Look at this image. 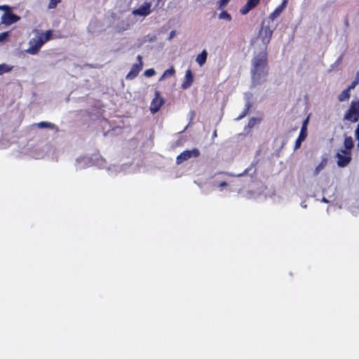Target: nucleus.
Segmentation results:
<instances>
[{"mask_svg":"<svg viewBox=\"0 0 359 359\" xmlns=\"http://www.w3.org/2000/svg\"><path fill=\"white\" fill-rule=\"evenodd\" d=\"M251 76L253 85H259L266 81L268 76V55L263 50L252 60Z\"/></svg>","mask_w":359,"mask_h":359,"instance_id":"nucleus-1","label":"nucleus"},{"mask_svg":"<svg viewBox=\"0 0 359 359\" xmlns=\"http://www.w3.org/2000/svg\"><path fill=\"white\" fill-rule=\"evenodd\" d=\"M52 36V31L48 30L46 33H41L39 35L33 37L30 39L29 44V47L27 49V53L35 55L36 54L42 46L48 41L50 39Z\"/></svg>","mask_w":359,"mask_h":359,"instance_id":"nucleus-2","label":"nucleus"},{"mask_svg":"<svg viewBox=\"0 0 359 359\" xmlns=\"http://www.w3.org/2000/svg\"><path fill=\"white\" fill-rule=\"evenodd\" d=\"M344 121L355 123L359 121V101L352 100L349 108L345 112L343 118Z\"/></svg>","mask_w":359,"mask_h":359,"instance_id":"nucleus-3","label":"nucleus"},{"mask_svg":"<svg viewBox=\"0 0 359 359\" xmlns=\"http://www.w3.org/2000/svg\"><path fill=\"white\" fill-rule=\"evenodd\" d=\"M200 154V151L197 148H194L191 150H185L177 156L176 163L177 165L182 164L192 157H198Z\"/></svg>","mask_w":359,"mask_h":359,"instance_id":"nucleus-4","label":"nucleus"},{"mask_svg":"<svg viewBox=\"0 0 359 359\" xmlns=\"http://www.w3.org/2000/svg\"><path fill=\"white\" fill-rule=\"evenodd\" d=\"M137 59L138 60V63L134 64L130 70V72L127 74L126 79L127 80H133L137 76L140 72L142 69L143 62H142V57L140 55L137 56Z\"/></svg>","mask_w":359,"mask_h":359,"instance_id":"nucleus-5","label":"nucleus"},{"mask_svg":"<svg viewBox=\"0 0 359 359\" xmlns=\"http://www.w3.org/2000/svg\"><path fill=\"white\" fill-rule=\"evenodd\" d=\"M336 158H337V165L340 168H344L351 163L352 160V155L351 154H348V155H343L341 153H337Z\"/></svg>","mask_w":359,"mask_h":359,"instance_id":"nucleus-6","label":"nucleus"},{"mask_svg":"<svg viewBox=\"0 0 359 359\" xmlns=\"http://www.w3.org/2000/svg\"><path fill=\"white\" fill-rule=\"evenodd\" d=\"M20 18L12 13H6L1 16V23L10 25L18 22Z\"/></svg>","mask_w":359,"mask_h":359,"instance_id":"nucleus-7","label":"nucleus"},{"mask_svg":"<svg viewBox=\"0 0 359 359\" xmlns=\"http://www.w3.org/2000/svg\"><path fill=\"white\" fill-rule=\"evenodd\" d=\"M260 0H247L246 4L240 9L242 15H246L251 10L255 8L259 4Z\"/></svg>","mask_w":359,"mask_h":359,"instance_id":"nucleus-8","label":"nucleus"},{"mask_svg":"<svg viewBox=\"0 0 359 359\" xmlns=\"http://www.w3.org/2000/svg\"><path fill=\"white\" fill-rule=\"evenodd\" d=\"M133 13L135 15L147 16L151 13V4L146 2L138 8L134 10Z\"/></svg>","mask_w":359,"mask_h":359,"instance_id":"nucleus-9","label":"nucleus"},{"mask_svg":"<svg viewBox=\"0 0 359 359\" xmlns=\"http://www.w3.org/2000/svg\"><path fill=\"white\" fill-rule=\"evenodd\" d=\"M194 82V75L192 74V72L190 69H187L185 73V76L184 79V81L182 83V89H187L189 87L191 86L192 83Z\"/></svg>","mask_w":359,"mask_h":359,"instance_id":"nucleus-10","label":"nucleus"},{"mask_svg":"<svg viewBox=\"0 0 359 359\" xmlns=\"http://www.w3.org/2000/svg\"><path fill=\"white\" fill-rule=\"evenodd\" d=\"M273 31L270 29L269 26H264L262 27L260 30V34L264 36H262V41L264 43H269Z\"/></svg>","mask_w":359,"mask_h":359,"instance_id":"nucleus-11","label":"nucleus"},{"mask_svg":"<svg viewBox=\"0 0 359 359\" xmlns=\"http://www.w3.org/2000/svg\"><path fill=\"white\" fill-rule=\"evenodd\" d=\"M163 103H164V101L163 99L158 98L157 97H155L152 100L151 104L150 109H151V112H153V113L157 112L160 109L161 107L163 104Z\"/></svg>","mask_w":359,"mask_h":359,"instance_id":"nucleus-12","label":"nucleus"},{"mask_svg":"<svg viewBox=\"0 0 359 359\" xmlns=\"http://www.w3.org/2000/svg\"><path fill=\"white\" fill-rule=\"evenodd\" d=\"M287 4V0H283L282 4L276 8L269 15V18L271 20H274L277 18L283 11V10L286 7Z\"/></svg>","mask_w":359,"mask_h":359,"instance_id":"nucleus-13","label":"nucleus"},{"mask_svg":"<svg viewBox=\"0 0 359 359\" xmlns=\"http://www.w3.org/2000/svg\"><path fill=\"white\" fill-rule=\"evenodd\" d=\"M307 132H304V128L301 129L299 135L294 143V150L299 149L301 147V144L306 138Z\"/></svg>","mask_w":359,"mask_h":359,"instance_id":"nucleus-14","label":"nucleus"},{"mask_svg":"<svg viewBox=\"0 0 359 359\" xmlns=\"http://www.w3.org/2000/svg\"><path fill=\"white\" fill-rule=\"evenodd\" d=\"M207 57L208 52L206 50H203L199 55H197L196 61L199 65V66L202 67L205 63Z\"/></svg>","mask_w":359,"mask_h":359,"instance_id":"nucleus-15","label":"nucleus"},{"mask_svg":"<svg viewBox=\"0 0 359 359\" xmlns=\"http://www.w3.org/2000/svg\"><path fill=\"white\" fill-rule=\"evenodd\" d=\"M327 159L326 158H323L320 163L316 166L314 170L313 175L317 176L320 172L325 168L327 165Z\"/></svg>","mask_w":359,"mask_h":359,"instance_id":"nucleus-16","label":"nucleus"},{"mask_svg":"<svg viewBox=\"0 0 359 359\" xmlns=\"http://www.w3.org/2000/svg\"><path fill=\"white\" fill-rule=\"evenodd\" d=\"M130 27V25L128 22H125L123 21L119 22L116 27V32L117 33H122L123 32L126 31V30H128Z\"/></svg>","mask_w":359,"mask_h":359,"instance_id":"nucleus-17","label":"nucleus"},{"mask_svg":"<svg viewBox=\"0 0 359 359\" xmlns=\"http://www.w3.org/2000/svg\"><path fill=\"white\" fill-rule=\"evenodd\" d=\"M344 147L345 149L351 150L353 147V140L351 136H346L344 141Z\"/></svg>","mask_w":359,"mask_h":359,"instance_id":"nucleus-18","label":"nucleus"},{"mask_svg":"<svg viewBox=\"0 0 359 359\" xmlns=\"http://www.w3.org/2000/svg\"><path fill=\"white\" fill-rule=\"evenodd\" d=\"M351 97L350 90L348 89H344L338 96V100L340 102L348 100Z\"/></svg>","mask_w":359,"mask_h":359,"instance_id":"nucleus-19","label":"nucleus"},{"mask_svg":"<svg viewBox=\"0 0 359 359\" xmlns=\"http://www.w3.org/2000/svg\"><path fill=\"white\" fill-rule=\"evenodd\" d=\"M39 128H50L53 129L55 128V124L50 122L41 121L36 124Z\"/></svg>","mask_w":359,"mask_h":359,"instance_id":"nucleus-20","label":"nucleus"},{"mask_svg":"<svg viewBox=\"0 0 359 359\" xmlns=\"http://www.w3.org/2000/svg\"><path fill=\"white\" fill-rule=\"evenodd\" d=\"M250 107V104L249 102L247 103L245 108L244 109L243 112L237 117L236 120H241L243 118H244L249 113Z\"/></svg>","mask_w":359,"mask_h":359,"instance_id":"nucleus-21","label":"nucleus"},{"mask_svg":"<svg viewBox=\"0 0 359 359\" xmlns=\"http://www.w3.org/2000/svg\"><path fill=\"white\" fill-rule=\"evenodd\" d=\"M12 68H13L12 67H9L6 64H4V63L1 64L0 65V75L3 74L4 73L11 72Z\"/></svg>","mask_w":359,"mask_h":359,"instance_id":"nucleus-22","label":"nucleus"},{"mask_svg":"<svg viewBox=\"0 0 359 359\" xmlns=\"http://www.w3.org/2000/svg\"><path fill=\"white\" fill-rule=\"evenodd\" d=\"M219 19H224L226 21L230 22L231 20V16L227 11H223L219 14Z\"/></svg>","mask_w":359,"mask_h":359,"instance_id":"nucleus-23","label":"nucleus"},{"mask_svg":"<svg viewBox=\"0 0 359 359\" xmlns=\"http://www.w3.org/2000/svg\"><path fill=\"white\" fill-rule=\"evenodd\" d=\"M255 166L254 163H251V165L248 168H246L243 172L241 173H239L236 175H229L230 176H236V177H243L244 175H246L250 171V170Z\"/></svg>","mask_w":359,"mask_h":359,"instance_id":"nucleus-24","label":"nucleus"},{"mask_svg":"<svg viewBox=\"0 0 359 359\" xmlns=\"http://www.w3.org/2000/svg\"><path fill=\"white\" fill-rule=\"evenodd\" d=\"M230 1V0H219L217 1V9L222 10L224 8Z\"/></svg>","mask_w":359,"mask_h":359,"instance_id":"nucleus-25","label":"nucleus"},{"mask_svg":"<svg viewBox=\"0 0 359 359\" xmlns=\"http://www.w3.org/2000/svg\"><path fill=\"white\" fill-rule=\"evenodd\" d=\"M60 2H61V0H50L48 5V8L53 9V8H56L57 4H60Z\"/></svg>","mask_w":359,"mask_h":359,"instance_id":"nucleus-26","label":"nucleus"},{"mask_svg":"<svg viewBox=\"0 0 359 359\" xmlns=\"http://www.w3.org/2000/svg\"><path fill=\"white\" fill-rule=\"evenodd\" d=\"M175 69L173 67H171L170 69H168L164 72V73L162 76V78L172 76L175 74Z\"/></svg>","mask_w":359,"mask_h":359,"instance_id":"nucleus-27","label":"nucleus"},{"mask_svg":"<svg viewBox=\"0 0 359 359\" xmlns=\"http://www.w3.org/2000/svg\"><path fill=\"white\" fill-rule=\"evenodd\" d=\"M155 74V70L154 69H149L144 72V75L148 77H151Z\"/></svg>","mask_w":359,"mask_h":359,"instance_id":"nucleus-28","label":"nucleus"},{"mask_svg":"<svg viewBox=\"0 0 359 359\" xmlns=\"http://www.w3.org/2000/svg\"><path fill=\"white\" fill-rule=\"evenodd\" d=\"M255 123H256V118H250L248 121V127L250 128L254 127V126L255 125Z\"/></svg>","mask_w":359,"mask_h":359,"instance_id":"nucleus-29","label":"nucleus"},{"mask_svg":"<svg viewBox=\"0 0 359 359\" xmlns=\"http://www.w3.org/2000/svg\"><path fill=\"white\" fill-rule=\"evenodd\" d=\"M358 84V82L355 80H353L351 83L348 86L347 89L351 90V89L355 88V87Z\"/></svg>","mask_w":359,"mask_h":359,"instance_id":"nucleus-30","label":"nucleus"},{"mask_svg":"<svg viewBox=\"0 0 359 359\" xmlns=\"http://www.w3.org/2000/svg\"><path fill=\"white\" fill-rule=\"evenodd\" d=\"M8 36V32L0 33V41H4Z\"/></svg>","mask_w":359,"mask_h":359,"instance_id":"nucleus-31","label":"nucleus"},{"mask_svg":"<svg viewBox=\"0 0 359 359\" xmlns=\"http://www.w3.org/2000/svg\"><path fill=\"white\" fill-rule=\"evenodd\" d=\"M339 153H341L343 155H346V154L348 155V154H351V150L344 148V149H340Z\"/></svg>","mask_w":359,"mask_h":359,"instance_id":"nucleus-32","label":"nucleus"},{"mask_svg":"<svg viewBox=\"0 0 359 359\" xmlns=\"http://www.w3.org/2000/svg\"><path fill=\"white\" fill-rule=\"evenodd\" d=\"M307 123H308V118H306L302 126L301 129H303L304 128V132H307Z\"/></svg>","mask_w":359,"mask_h":359,"instance_id":"nucleus-33","label":"nucleus"},{"mask_svg":"<svg viewBox=\"0 0 359 359\" xmlns=\"http://www.w3.org/2000/svg\"><path fill=\"white\" fill-rule=\"evenodd\" d=\"M227 184H227V182H226L223 181V182H220V183L219 184V187H226V186H227Z\"/></svg>","mask_w":359,"mask_h":359,"instance_id":"nucleus-34","label":"nucleus"},{"mask_svg":"<svg viewBox=\"0 0 359 359\" xmlns=\"http://www.w3.org/2000/svg\"><path fill=\"white\" fill-rule=\"evenodd\" d=\"M355 81H357L358 83H359V71L357 72L356 74H355Z\"/></svg>","mask_w":359,"mask_h":359,"instance_id":"nucleus-35","label":"nucleus"},{"mask_svg":"<svg viewBox=\"0 0 359 359\" xmlns=\"http://www.w3.org/2000/svg\"><path fill=\"white\" fill-rule=\"evenodd\" d=\"M356 140H358V147H359V134L355 133Z\"/></svg>","mask_w":359,"mask_h":359,"instance_id":"nucleus-36","label":"nucleus"},{"mask_svg":"<svg viewBox=\"0 0 359 359\" xmlns=\"http://www.w3.org/2000/svg\"><path fill=\"white\" fill-rule=\"evenodd\" d=\"M355 133L359 134V125L358 124L357 128L355 130Z\"/></svg>","mask_w":359,"mask_h":359,"instance_id":"nucleus-37","label":"nucleus"},{"mask_svg":"<svg viewBox=\"0 0 359 359\" xmlns=\"http://www.w3.org/2000/svg\"><path fill=\"white\" fill-rule=\"evenodd\" d=\"M323 201L324 203H329V201H328L327 198H323Z\"/></svg>","mask_w":359,"mask_h":359,"instance_id":"nucleus-38","label":"nucleus"},{"mask_svg":"<svg viewBox=\"0 0 359 359\" xmlns=\"http://www.w3.org/2000/svg\"><path fill=\"white\" fill-rule=\"evenodd\" d=\"M1 9H9L8 6H3L1 7Z\"/></svg>","mask_w":359,"mask_h":359,"instance_id":"nucleus-39","label":"nucleus"}]
</instances>
